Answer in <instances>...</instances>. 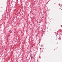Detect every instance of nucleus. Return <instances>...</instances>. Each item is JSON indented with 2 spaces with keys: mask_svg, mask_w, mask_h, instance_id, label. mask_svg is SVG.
<instances>
[{
  "mask_svg": "<svg viewBox=\"0 0 62 62\" xmlns=\"http://www.w3.org/2000/svg\"><path fill=\"white\" fill-rule=\"evenodd\" d=\"M12 31H10V33H12Z\"/></svg>",
  "mask_w": 62,
  "mask_h": 62,
  "instance_id": "nucleus-1",
  "label": "nucleus"
},
{
  "mask_svg": "<svg viewBox=\"0 0 62 62\" xmlns=\"http://www.w3.org/2000/svg\"><path fill=\"white\" fill-rule=\"evenodd\" d=\"M59 6H60V4H59Z\"/></svg>",
  "mask_w": 62,
  "mask_h": 62,
  "instance_id": "nucleus-2",
  "label": "nucleus"
},
{
  "mask_svg": "<svg viewBox=\"0 0 62 62\" xmlns=\"http://www.w3.org/2000/svg\"><path fill=\"white\" fill-rule=\"evenodd\" d=\"M41 49V48H40V49Z\"/></svg>",
  "mask_w": 62,
  "mask_h": 62,
  "instance_id": "nucleus-3",
  "label": "nucleus"
},
{
  "mask_svg": "<svg viewBox=\"0 0 62 62\" xmlns=\"http://www.w3.org/2000/svg\"><path fill=\"white\" fill-rule=\"evenodd\" d=\"M1 8H3V7H2Z\"/></svg>",
  "mask_w": 62,
  "mask_h": 62,
  "instance_id": "nucleus-4",
  "label": "nucleus"
}]
</instances>
